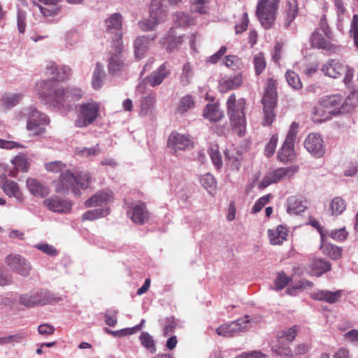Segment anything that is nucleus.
<instances>
[{
  "instance_id": "nucleus-1",
  "label": "nucleus",
  "mask_w": 358,
  "mask_h": 358,
  "mask_svg": "<svg viewBox=\"0 0 358 358\" xmlns=\"http://www.w3.org/2000/svg\"><path fill=\"white\" fill-rule=\"evenodd\" d=\"M47 171L58 173L62 172L58 180L55 182V192L68 193L71 188L76 196H80V191L77 186L87 189L91 184V176L87 172H79L75 175L69 170H66V165L60 161H54L45 164Z\"/></svg>"
},
{
  "instance_id": "nucleus-2",
  "label": "nucleus",
  "mask_w": 358,
  "mask_h": 358,
  "mask_svg": "<svg viewBox=\"0 0 358 358\" xmlns=\"http://www.w3.org/2000/svg\"><path fill=\"white\" fill-rule=\"evenodd\" d=\"M51 85V82H38L36 85L38 98L50 106L60 108L70 102L79 100L83 96L80 89L71 87L66 90L62 87L55 88L53 94L48 96L47 91L50 90Z\"/></svg>"
},
{
  "instance_id": "nucleus-3",
  "label": "nucleus",
  "mask_w": 358,
  "mask_h": 358,
  "mask_svg": "<svg viewBox=\"0 0 358 358\" xmlns=\"http://www.w3.org/2000/svg\"><path fill=\"white\" fill-rule=\"evenodd\" d=\"M16 120L27 121V129L32 136H43L46 132V127L49 125L50 120L44 113L38 110L35 106L24 107L15 113Z\"/></svg>"
},
{
  "instance_id": "nucleus-4",
  "label": "nucleus",
  "mask_w": 358,
  "mask_h": 358,
  "mask_svg": "<svg viewBox=\"0 0 358 358\" xmlns=\"http://www.w3.org/2000/svg\"><path fill=\"white\" fill-rule=\"evenodd\" d=\"M227 115L234 132L240 136L245 134L246 118L245 115V100L243 98L236 100V95L231 94L227 101Z\"/></svg>"
},
{
  "instance_id": "nucleus-5",
  "label": "nucleus",
  "mask_w": 358,
  "mask_h": 358,
  "mask_svg": "<svg viewBox=\"0 0 358 358\" xmlns=\"http://www.w3.org/2000/svg\"><path fill=\"white\" fill-rule=\"evenodd\" d=\"M320 101L332 114L349 113L358 105V90L352 91L343 101L338 94L322 97Z\"/></svg>"
},
{
  "instance_id": "nucleus-6",
  "label": "nucleus",
  "mask_w": 358,
  "mask_h": 358,
  "mask_svg": "<svg viewBox=\"0 0 358 358\" xmlns=\"http://www.w3.org/2000/svg\"><path fill=\"white\" fill-rule=\"evenodd\" d=\"M334 36L327 22L325 15L320 18L319 27L312 34L310 42L313 47L324 50L330 53L339 50L340 47L333 43Z\"/></svg>"
},
{
  "instance_id": "nucleus-7",
  "label": "nucleus",
  "mask_w": 358,
  "mask_h": 358,
  "mask_svg": "<svg viewBox=\"0 0 358 358\" xmlns=\"http://www.w3.org/2000/svg\"><path fill=\"white\" fill-rule=\"evenodd\" d=\"M176 3L169 0H152L150 6V16L138 22L139 28L145 31L154 29L160 21L164 20L168 5Z\"/></svg>"
},
{
  "instance_id": "nucleus-8",
  "label": "nucleus",
  "mask_w": 358,
  "mask_h": 358,
  "mask_svg": "<svg viewBox=\"0 0 358 358\" xmlns=\"http://www.w3.org/2000/svg\"><path fill=\"white\" fill-rule=\"evenodd\" d=\"M280 0H259L256 15L262 26L268 29L273 25Z\"/></svg>"
},
{
  "instance_id": "nucleus-9",
  "label": "nucleus",
  "mask_w": 358,
  "mask_h": 358,
  "mask_svg": "<svg viewBox=\"0 0 358 358\" xmlns=\"http://www.w3.org/2000/svg\"><path fill=\"white\" fill-rule=\"evenodd\" d=\"M297 331L296 326L279 331L277 334V343L272 348L273 352L282 357H292L293 352L289 344L294 340Z\"/></svg>"
},
{
  "instance_id": "nucleus-10",
  "label": "nucleus",
  "mask_w": 358,
  "mask_h": 358,
  "mask_svg": "<svg viewBox=\"0 0 358 358\" xmlns=\"http://www.w3.org/2000/svg\"><path fill=\"white\" fill-rule=\"evenodd\" d=\"M122 17L120 13L111 14L105 20V29L107 34H112V46L116 48L117 52L122 50Z\"/></svg>"
},
{
  "instance_id": "nucleus-11",
  "label": "nucleus",
  "mask_w": 358,
  "mask_h": 358,
  "mask_svg": "<svg viewBox=\"0 0 358 358\" xmlns=\"http://www.w3.org/2000/svg\"><path fill=\"white\" fill-rule=\"evenodd\" d=\"M53 297L46 290H37L23 294L19 296V303L27 308H33L36 306H44L51 303Z\"/></svg>"
},
{
  "instance_id": "nucleus-12",
  "label": "nucleus",
  "mask_w": 358,
  "mask_h": 358,
  "mask_svg": "<svg viewBox=\"0 0 358 358\" xmlns=\"http://www.w3.org/2000/svg\"><path fill=\"white\" fill-rule=\"evenodd\" d=\"M99 105L96 102L83 103L80 106L78 117L75 121L77 127H85L92 124L98 116Z\"/></svg>"
},
{
  "instance_id": "nucleus-13",
  "label": "nucleus",
  "mask_w": 358,
  "mask_h": 358,
  "mask_svg": "<svg viewBox=\"0 0 358 358\" xmlns=\"http://www.w3.org/2000/svg\"><path fill=\"white\" fill-rule=\"evenodd\" d=\"M46 74L50 76V79L47 80H41V82H51L52 85L50 91H47V95L52 94L55 88H59L56 81H61L66 79L70 74L71 69L68 66H58L55 62H49L45 68Z\"/></svg>"
},
{
  "instance_id": "nucleus-14",
  "label": "nucleus",
  "mask_w": 358,
  "mask_h": 358,
  "mask_svg": "<svg viewBox=\"0 0 358 358\" xmlns=\"http://www.w3.org/2000/svg\"><path fill=\"white\" fill-rule=\"evenodd\" d=\"M5 263L9 269L18 275L27 277L32 269L31 263L23 256L17 253H10L5 258Z\"/></svg>"
},
{
  "instance_id": "nucleus-15",
  "label": "nucleus",
  "mask_w": 358,
  "mask_h": 358,
  "mask_svg": "<svg viewBox=\"0 0 358 358\" xmlns=\"http://www.w3.org/2000/svg\"><path fill=\"white\" fill-rule=\"evenodd\" d=\"M249 316L246 315L243 318L238 319L230 324L220 325L216 329V333L219 336L224 337H232L236 334L248 329L250 325Z\"/></svg>"
},
{
  "instance_id": "nucleus-16",
  "label": "nucleus",
  "mask_w": 358,
  "mask_h": 358,
  "mask_svg": "<svg viewBox=\"0 0 358 358\" xmlns=\"http://www.w3.org/2000/svg\"><path fill=\"white\" fill-rule=\"evenodd\" d=\"M127 214L133 222L140 225L144 224L150 219V213L145 204L142 202L129 203Z\"/></svg>"
},
{
  "instance_id": "nucleus-17",
  "label": "nucleus",
  "mask_w": 358,
  "mask_h": 358,
  "mask_svg": "<svg viewBox=\"0 0 358 358\" xmlns=\"http://www.w3.org/2000/svg\"><path fill=\"white\" fill-rule=\"evenodd\" d=\"M304 147L308 152L316 157H321L325 152L323 140L316 133L309 134L304 141Z\"/></svg>"
},
{
  "instance_id": "nucleus-18",
  "label": "nucleus",
  "mask_w": 358,
  "mask_h": 358,
  "mask_svg": "<svg viewBox=\"0 0 358 358\" xmlns=\"http://www.w3.org/2000/svg\"><path fill=\"white\" fill-rule=\"evenodd\" d=\"M43 205L49 210L57 213H69L72 206V203L69 200L64 199L57 195H52L45 199Z\"/></svg>"
},
{
  "instance_id": "nucleus-19",
  "label": "nucleus",
  "mask_w": 358,
  "mask_h": 358,
  "mask_svg": "<svg viewBox=\"0 0 358 358\" xmlns=\"http://www.w3.org/2000/svg\"><path fill=\"white\" fill-rule=\"evenodd\" d=\"M0 187L8 197L14 198L16 202L19 203L24 202V195L16 182L7 178L6 176L1 177Z\"/></svg>"
},
{
  "instance_id": "nucleus-20",
  "label": "nucleus",
  "mask_w": 358,
  "mask_h": 358,
  "mask_svg": "<svg viewBox=\"0 0 358 358\" xmlns=\"http://www.w3.org/2000/svg\"><path fill=\"white\" fill-rule=\"evenodd\" d=\"M171 74L170 64L164 62L156 70L147 76L145 81L151 87H155L162 83L164 80Z\"/></svg>"
},
{
  "instance_id": "nucleus-21",
  "label": "nucleus",
  "mask_w": 358,
  "mask_h": 358,
  "mask_svg": "<svg viewBox=\"0 0 358 358\" xmlns=\"http://www.w3.org/2000/svg\"><path fill=\"white\" fill-rule=\"evenodd\" d=\"M168 146L174 151L183 150L192 147V143L188 136L177 132H172L168 139Z\"/></svg>"
},
{
  "instance_id": "nucleus-22",
  "label": "nucleus",
  "mask_w": 358,
  "mask_h": 358,
  "mask_svg": "<svg viewBox=\"0 0 358 358\" xmlns=\"http://www.w3.org/2000/svg\"><path fill=\"white\" fill-rule=\"evenodd\" d=\"M24 97L21 92H3L0 95V109L4 112L18 105Z\"/></svg>"
},
{
  "instance_id": "nucleus-23",
  "label": "nucleus",
  "mask_w": 358,
  "mask_h": 358,
  "mask_svg": "<svg viewBox=\"0 0 358 358\" xmlns=\"http://www.w3.org/2000/svg\"><path fill=\"white\" fill-rule=\"evenodd\" d=\"M291 168H279L267 173L262 180L259 185V187L264 189L273 183H276L282 180L291 173Z\"/></svg>"
},
{
  "instance_id": "nucleus-24",
  "label": "nucleus",
  "mask_w": 358,
  "mask_h": 358,
  "mask_svg": "<svg viewBox=\"0 0 358 358\" xmlns=\"http://www.w3.org/2000/svg\"><path fill=\"white\" fill-rule=\"evenodd\" d=\"M157 35L141 36L134 42L135 56L137 59H142L149 50L151 43L156 38Z\"/></svg>"
},
{
  "instance_id": "nucleus-25",
  "label": "nucleus",
  "mask_w": 358,
  "mask_h": 358,
  "mask_svg": "<svg viewBox=\"0 0 358 358\" xmlns=\"http://www.w3.org/2000/svg\"><path fill=\"white\" fill-rule=\"evenodd\" d=\"M345 65L338 60L330 59L322 66V71L326 76L337 78L343 73Z\"/></svg>"
},
{
  "instance_id": "nucleus-26",
  "label": "nucleus",
  "mask_w": 358,
  "mask_h": 358,
  "mask_svg": "<svg viewBox=\"0 0 358 358\" xmlns=\"http://www.w3.org/2000/svg\"><path fill=\"white\" fill-rule=\"evenodd\" d=\"M343 291L341 289L331 292L329 290H319L311 294L312 299L324 301L329 303H335L342 297Z\"/></svg>"
},
{
  "instance_id": "nucleus-27",
  "label": "nucleus",
  "mask_w": 358,
  "mask_h": 358,
  "mask_svg": "<svg viewBox=\"0 0 358 358\" xmlns=\"http://www.w3.org/2000/svg\"><path fill=\"white\" fill-rule=\"evenodd\" d=\"M113 197V194L110 190L100 191L94 196L89 198L85 202V206L87 208L98 206L107 204Z\"/></svg>"
},
{
  "instance_id": "nucleus-28",
  "label": "nucleus",
  "mask_w": 358,
  "mask_h": 358,
  "mask_svg": "<svg viewBox=\"0 0 358 358\" xmlns=\"http://www.w3.org/2000/svg\"><path fill=\"white\" fill-rule=\"evenodd\" d=\"M182 36H174L172 31H169L166 35L160 39V44L166 50L171 52L177 50L182 43Z\"/></svg>"
},
{
  "instance_id": "nucleus-29",
  "label": "nucleus",
  "mask_w": 358,
  "mask_h": 358,
  "mask_svg": "<svg viewBox=\"0 0 358 358\" xmlns=\"http://www.w3.org/2000/svg\"><path fill=\"white\" fill-rule=\"evenodd\" d=\"M294 143L292 140V134L289 137H286L284 143L278 153V158L281 162H288L294 156Z\"/></svg>"
},
{
  "instance_id": "nucleus-30",
  "label": "nucleus",
  "mask_w": 358,
  "mask_h": 358,
  "mask_svg": "<svg viewBox=\"0 0 358 358\" xmlns=\"http://www.w3.org/2000/svg\"><path fill=\"white\" fill-rule=\"evenodd\" d=\"M287 232V229L282 225H279L274 229H268V235L271 243L272 245H280L286 240Z\"/></svg>"
},
{
  "instance_id": "nucleus-31",
  "label": "nucleus",
  "mask_w": 358,
  "mask_h": 358,
  "mask_svg": "<svg viewBox=\"0 0 358 358\" xmlns=\"http://www.w3.org/2000/svg\"><path fill=\"white\" fill-rule=\"evenodd\" d=\"M309 273L312 275L320 276L324 273L331 269V264L329 261L322 259H314L310 264Z\"/></svg>"
},
{
  "instance_id": "nucleus-32",
  "label": "nucleus",
  "mask_w": 358,
  "mask_h": 358,
  "mask_svg": "<svg viewBox=\"0 0 358 358\" xmlns=\"http://www.w3.org/2000/svg\"><path fill=\"white\" fill-rule=\"evenodd\" d=\"M264 119L262 124L264 126H270L275 119V113L274 109L276 106L277 101H262Z\"/></svg>"
},
{
  "instance_id": "nucleus-33",
  "label": "nucleus",
  "mask_w": 358,
  "mask_h": 358,
  "mask_svg": "<svg viewBox=\"0 0 358 358\" xmlns=\"http://www.w3.org/2000/svg\"><path fill=\"white\" fill-rule=\"evenodd\" d=\"M242 83V76L241 74H237L222 80L220 84V90L221 92L225 93L229 90H233L239 87Z\"/></svg>"
},
{
  "instance_id": "nucleus-34",
  "label": "nucleus",
  "mask_w": 358,
  "mask_h": 358,
  "mask_svg": "<svg viewBox=\"0 0 358 358\" xmlns=\"http://www.w3.org/2000/svg\"><path fill=\"white\" fill-rule=\"evenodd\" d=\"M194 72L193 65L189 62H185L181 69L179 75L180 83L182 86L189 85L194 78Z\"/></svg>"
},
{
  "instance_id": "nucleus-35",
  "label": "nucleus",
  "mask_w": 358,
  "mask_h": 358,
  "mask_svg": "<svg viewBox=\"0 0 358 358\" xmlns=\"http://www.w3.org/2000/svg\"><path fill=\"white\" fill-rule=\"evenodd\" d=\"M195 106L194 98L190 94H186L180 98L176 108V113L184 115L192 110Z\"/></svg>"
},
{
  "instance_id": "nucleus-36",
  "label": "nucleus",
  "mask_w": 358,
  "mask_h": 358,
  "mask_svg": "<svg viewBox=\"0 0 358 358\" xmlns=\"http://www.w3.org/2000/svg\"><path fill=\"white\" fill-rule=\"evenodd\" d=\"M298 10L299 7L296 0H288L287 1L285 8L286 18L284 22L285 27H288L294 20L298 15Z\"/></svg>"
},
{
  "instance_id": "nucleus-37",
  "label": "nucleus",
  "mask_w": 358,
  "mask_h": 358,
  "mask_svg": "<svg viewBox=\"0 0 358 358\" xmlns=\"http://www.w3.org/2000/svg\"><path fill=\"white\" fill-rule=\"evenodd\" d=\"M322 242L324 241V234L320 229H318ZM321 248L323 250V252L327 255L329 256L332 259H338L341 257L342 254V250L341 248L331 245V244H325L322 243Z\"/></svg>"
},
{
  "instance_id": "nucleus-38",
  "label": "nucleus",
  "mask_w": 358,
  "mask_h": 358,
  "mask_svg": "<svg viewBox=\"0 0 358 358\" xmlns=\"http://www.w3.org/2000/svg\"><path fill=\"white\" fill-rule=\"evenodd\" d=\"M27 186L31 194L35 196L44 197L48 192L47 189L34 178H28Z\"/></svg>"
},
{
  "instance_id": "nucleus-39",
  "label": "nucleus",
  "mask_w": 358,
  "mask_h": 358,
  "mask_svg": "<svg viewBox=\"0 0 358 358\" xmlns=\"http://www.w3.org/2000/svg\"><path fill=\"white\" fill-rule=\"evenodd\" d=\"M203 116L210 121L217 122L222 118L223 113L218 106L208 103L203 111Z\"/></svg>"
},
{
  "instance_id": "nucleus-40",
  "label": "nucleus",
  "mask_w": 358,
  "mask_h": 358,
  "mask_svg": "<svg viewBox=\"0 0 358 358\" xmlns=\"http://www.w3.org/2000/svg\"><path fill=\"white\" fill-rule=\"evenodd\" d=\"M105 73L103 66L97 63L93 71L92 85L94 90H99L103 84Z\"/></svg>"
},
{
  "instance_id": "nucleus-41",
  "label": "nucleus",
  "mask_w": 358,
  "mask_h": 358,
  "mask_svg": "<svg viewBox=\"0 0 358 358\" xmlns=\"http://www.w3.org/2000/svg\"><path fill=\"white\" fill-rule=\"evenodd\" d=\"M155 102V96L152 94L143 97L141 100L140 115L146 116L151 113Z\"/></svg>"
},
{
  "instance_id": "nucleus-42",
  "label": "nucleus",
  "mask_w": 358,
  "mask_h": 358,
  "mask_svg": "<svg viewBox=\"0 0 358 358\" xmlns=\"http://www.w3.org/2000/svg\"><path fill=\"white\" fill-rule=\"evenodd\" d=\"M306 206L300 199L291 196L287 199V213L290 214H299L304 211Z\"/></svg>"
},
{
  "instance_id": "nucleus-43",
  "label": "nucleus",
  "mask_w": 358,
  "mask_h": 358,
  "mask_svg": "<svg viewBox=\"0 0 358 358\" xmlns=\"http://www.w3.org/2000/svg\"><path fill=\"white\" fill-rule=\"evenodd\" d=\"M110 213V209L108 207L96 208L86 211L83 215V220H94L101 217H103Z\"/></svg>"
},
{
  "instance_id": "nucleus-44",
  "label": "nucleus",
  "mask_w": 358,
  "mask_h": 358,
  "mask_svg": "<svg viewBox=\"0 0 358 358\" xmlns=\"http://www.w3.org/2000/svg\"><path fill=\"white\" fill-rule=\"evenodd\" d=\"M115 50V53L110 57L108 64V70L110 73H115L120 71L123 66V61L120 55L121 51L117 52L115 47H113Z\"/></svg>"
},
{
  "instance_id": "nucleus-45",
  "label": "nucleus",
  "mask_w": 358,
  "mask_h": 358,
  "mask_svg": "<svg viewBox=\"0 0 358 358\" xmlns=\"http://www.w3.org/2000/svg\"><path fill=\"white\" fill-rule=\"evenodd\" d=\"M275 89L276 81L273 78L268 79L266 91L262 101H277V94Z\"/></svg>"
},
{
  "instance_id": "nucleus-46",
  "label": "nucleus",
  "mask_w": 358,
  "mask_h": 358,
  "mask_svg": "<svg viewBox=\"0 0 358 358\" xmlns=\"http://www.w3.org/2000/svg\"><path fill=\"white\" fill-rule=\"evenodd\" d=\"M345 209V201L341 197H335L330 203L329 210L331 215H341Z\"/></svg>"
},
{
  "instance_id": "nucleus-47",
  "label": "nucleus",
  "mask_w": 358,
  "mask_h": 358,
  "mask_svg": "<svg viewBox=\"0 0 358 358\" xmlns=\"http://www.w3.org/2000/svg\"><path fill=\"white\" fill-rule=\"evenodd\" d=\"M139 340L141 345L149 350L151 353H154L156 351V346L155 341L152 336L147 331L141 332Z\"/></svg>"
},
{
  "instance_id": "nucleus-48",
  "label": "nucleus",
  "mask_w": 358,
  "mask_h": 358,
  "mask_svg": "<svg viewBox=\"0 0 358 358\" xmlns=\"http://www.w3.org/2000/svg\"><path fill=\"white\" fill-rule=\"evenodd\" d=\"M174 23L176 27H186L194 24V19L183 12L175 15Z\"/></svg>"
},
{
  "instance_id": "nucleus-49",
  "label": "nucleus",
  "mask_w": 358,
  "mask_h": 358,
  "mask_svg": "<svg viewBox=\"0 0 358 358\" xmlns=\"http://www.w3.org/2000/svg\"><path fill=\"white\" fill-rule=\"evenodd\" d=\"M253 64L256 75H260L265 69L266 63L262 52L256 54L253 57Z\"/></svg>"
},
{
  "instance_id": "nucleus-50",
  "label": "nucleus",
  "mask_w": 358,
  "mask_h": 358,
  "mask_svg": "<svg viewBox=\"0 0 358 358\" xmlns=\"http://www.w3.org/2000/svg\"><path fill=\"white\" fill-rule=\"evenodd\" d=\"M313 283L308 280H301L295 285L286 289V292L289 295L295 296L299 291H301L303 289L307 287H312Z\"/></svg>"
},
{
  "instance_id": "nucleus-51",
  "label": "nucleus",
  "mask_w": 358,
  "mask_h": 358,
  "mask_svg": "<svg viewBox=\"0 0 358 358\" xmlns=\"http://www.w3.org/2000/svg\"><path fill=\"white\" fill-rule=\"evenodd\" d=\"M285 78L287 83L295 90L302 87V83L299 76L294 71L288 70L285 73Z\"/></svg>"
},
{
  "instance_id": "nucleus-52",
  "label": "nucleus",
  "mask_w": 358,
  "mask_h": 358,
  "mask_svg": "<svg viewBox=\"0 0 358 358\" xmlns=\"http://www.w3.org/2000/svg\"><path fill=\"white\" fill-rule=\"evenodd\" d=\"M313 114L319 117L318 119H315L316 121H323L329 119L332 113L322 106L321 102L319 101L318 104L313 109Z\"/></svg>"
},
{
  "instance_id": "nucleus-53",
  "label": "nucleus",
  "mask_w": 358,
  "mask_h": 358,
  "mask_svg": "<svg viewBox=\"0 0 358 358\" xmlns=\"http://www.w3.org/2000/svg\"><path fill=\"white\" fill-rule=\"evenodd\" d=\"M35 248L38 249V250L41 251L42 252L45 253V255H48L50 257H56L58 255L59 252L56 249L55 247H54L52 245H50L48 243H38L36 244L34 246Z\"/></svg>"
},
{
  "instance_id": "nucleus-54",
  "label": "nucleus",
  "mask_w": 358,
  "mask_h": 358,
  "mask_svg": "<svg viewBox=\"0 0 358 358\" xmlns=\"http://www.w3.org/2000/svg\"><path fill=\"white\" fill-rule=\"evenodd\" d=\"M11 162L17 171L27 172L29 169V163L24 156H16Z\"/></svg>"
},
{
  "instance_id": "nucleus-55",
  "label": "nucleus",
  "mask_w": 358,
  "mask_h": 358,
  "mask_svg": "<svg viewBox=\"0 0 358 358\" xmlns=\"http://www.w3.org/2000/svg\"><path fill=\"white\" fill-rule=\"evenodd\" d=\"M39 9L43 16L50 17L57 15L60 11L61 8L59 5H44L40 6Z\"/></svg>"
},
{
  "instance_id": "nucleus-56",
  "label": "nucleus",
  "mask_w": 358,
  "mask_h": 358,
  "mask_svg": "<svg viewBox=\"0 0 358 358\" xmlns=\"http://www.w3.org/2000/svg\"><path fill=\"white\" fill-rule=\"evenodd\" d=\"M292 278L287 276L285 273H278L275 280V285L277 290H281L285 288L290 282Z\"/></svg>"
},
{
  "instance_id": "nucleus-57",
  "label": "nucleus",
  "mask_w": 358,
  "mask_h": 358,
  "mask_svg": "<svg viewBox=\"0 0 358 358\" xmlns=\"http://www.w3.org/2000/svg\"><path fill=\"white\" fill-rule=\"evenodd\" d=\"M206 0H193L191 6L192 12L198 13L199 14H206L208 8L206 5Z\"/></svg>"
},
{
  "instance_id": "nucleus-58",
  "label": "nucleus",
  "mask_w": 358,
  "mask_h": 358,
  "mask_svg": "<svg viewBox=\"0 0 358 358\" xmlns=\"http://www.w3.org/2000/svg\"><path fill=\"white\" fill-rule=\"evenodd\" d=\"M200 182L201 185L206 189H213L216 185V181L214 176L209 173H206L201 177Z\"/></svg>"
},
{
  "instance_id": "nucleus-59",
  "label": "nucleus",
  "mask_w": 358,
  "mask_h": 358,
  "mask_svg": "<svg viewBox=\"0 0 358 358\" xmlns=\"http://www.w3.org/2000/svg\"><path fill=\"white\" fill-rule=\"evenodd\" d=\"M26 12L18 9L17 13V26L20 33L23 34L26 28Z\"/></svg>"
},
{
  "instance_id": "nucleus-60",
  "label": "nucleus",
  "mask_w": 358,
  "mask_h": 358,
  "mask_svg": "<svg viewBox=\"0 0 358 358\" xmlns=\"http://www.w3.org/2000/svg\"><path fill=\"white\" fill-rule=\"evenodd\" d=\"M224 64L233 70L241 69L242 63L241 59L234 55H229L226 57Z\"/></svg>"
},
{
  "instance_id": "nucleus-61",
  "label": "nucleus",
  "mask_w": 358,
  "mask_h": 358,
  "mask_svg": "<svg viewBox=\"0 0 358 358\" xmlns=\"http://www.w3.org/2000/svg\"><path fill=\"white\" fill-rule=\"evenodd\" d=\"M350 32L355 46L358 48V15L357 14L353 15Z\"/></svg>"
},
{
  "instance_id": "nucleus-62",
  "label": "nucleus",
  "mask_w": 358,
  "mask_h": 358,
  "mask_svg": "<svg viewBox=\"0 0 358 358\" xmlns=\"http://www.w3.org/2000/svg\"><path fill=\"white\" fill-rule=\"evenodd\" d=\"M271 195L267 194L260 197L254 204L252 213H257L259 212L269 201Z\"/></svg>"
},
{
  "instance_id": "nucleus-63",
  "label": "nucleus",
  "mask_w": 358,
  "mask_h": 358,
  "mask_svg": "<svg viewBox=\"0 0 358 358\" xmlns=\"http://www.w3.org/2000/svg\"><path fill=\"white\" fill-rule=\"evenodd\" d=\"M117 313L116 310H107L105 313V322L110 327H115L117 324Z\"/></svg>"
},
{
  "instance_id": "nucleus-64",
  "label": "nucleus",
  "mask_w": 358,
  "mask_h": 358,
  "mask_svg": "<svg viewBox=\"0 0 358 358\" xmlns=\"http://www.w3.org/2000/svg\"><path fill=\"white\" fill-rule=\"evenodd\" d=\"M210 155L213 164L219 169L222 166V162L217 146L211 148Z\"/></svg>"
}]
</instances>
